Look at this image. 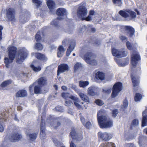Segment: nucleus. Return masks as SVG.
<instances>
[{
    "label": "nucleus",
    "mask_w": 147,
    "mask_h": 147,
    "mask_svg": "<svg viewBox=\"0 0 147 147\" xmlns=\"http://www.w3.org/2000/svg\"><path fill=\"white\" fill-rule=\"evenodd\" d=\"M102 111H100L97 115V120L98 124L101 128H109L113 126V122L110 118H107L106 116H99V113L101 114Z\"/></svg>",
    "instance_id": "f257e3e1"
},
{
    "label": "nucleus",
    "mask_w": 147,
    "mask_h": 147,
    "mask_svg": "<svg viewBox=\"0 0 147 147\" xmlns=\"http://www.w3.org/2000/svg\"><path fill=\"white\" fill-rule=\"evenodd\" d=\"M28 55V51L25 49H20L18 53V57L16 59V62L21 64L27 57Z\"/></svg>",
    "instance_id": "f03ea898"
},
{
    "label": "nucleus",
    "mask_w": 147,
    "mask_h": 147,
    "mask_svg": "<svg viewBox=\"0 0 147 147\" xmlns=\"http://www.w3.org/2000/svg\"><path fill=\"white\" fill-rule=\"evenodd\" d=\"M119 14L125 18L130 16L132 18H135L136 17V13L129 9L121 10L119 12Z\"/></svg>",
    "instance_id": "7ed1b4c3"
},
{
    "label": "nucleus",
    "mask_w": 147,
    "mask_h": 147,
    "mask_svg": "<svg viewBox=\"0 0 147 147\" xmlns=\"http://www.w3.org/2000/svg\"><path fill=\"white\" fill-rule=\"evenodd\" d=\"M85 5L84 3H81L78 8L77 15L80 18L84 17L87 14L88 10Z\"/></svg>",
    "instance_id": "20e7f679"
},
{
    "label": "nucleus",
    "mask_w": 147,
    "mask_h": 147,
    "mask_svg": "<svg viewBox=\"0 0 147 147\" xmlns=\"http://www.w3.org/2000/svg\"><path fill=\"white\" fill-rule=\"evenodd\" d=\"M92 56L95 57L96 56L92 52H87L84 54L82 58L86 63L90 65H96L97 64L96 60L95 59L91 60L90 59V58Z\"/></svg>",
    "instance_id": "39448f33"
},
{
    "label": "nucleus",
    "mask_w": 147,
    "mask_h": 147,
    "mask_svg": "<svg viewBox=\"0 0 147 147\" xmlns=\"http://www.w3.org/2000/svg\"><path fill=\"white\" fill-rule=\"evenodd\" d=\"M122 89V84L119 82L116 83L113 85L112 88V92L111 96L114 98L116 97L118 94L119 92Z\"/></svg>",
    "instance_id": "423d86ee"
},
{
    "label": "nucleus",
    "mask_w": 147,
    "mask_h": 147,
    "mask_svg": "<svg viewBox=\"0 0 147 147\" xmlns=\"http://www.w3.org/2000/svg\"><path fill=\"white\" fill-rule=\"evenodd\" d=\"M111 52L113 56L118 58L125 57L126 56L127 54V51H125L124 49L121 51H119L113 48L112 49Z\"/></svg>",
    "instance_id": "0eeeda50"
},
{
    "label": "nucleus",
    "mask_w": 147,
    "mask_h": 147,
    "mask_svg": "<svg viewBox=\"0 0 147 147\" xmlns=\"http://www.w3.org/2000/svg\"><path fill=\"white\" fill-rule=\"evenodd\" d=\"M45 117V115H42L41 117V119L40 124V138L41 139H44L46 138L45 134V122L44 119Z\"/></svg>",
    "instance_id": "6e6552de"
},
{
    "label": "nucleus",
    "mask_w": 147,
    "mask_h": 147,
    "mask_svg": "<svg viewBox=\"0 0 147 147\" xmlns=\"http://www.w3.org/2000/svg\"><path fill=\"white\" fill-rule=\"evenodd\" d=\"M82 133V132L80 134L77 133L75 128L72 127L70 135L73 140H76V141H80L83 139Z\"/></svg>",
    "instance_id": "1a4fd4ad"
},
{
    "label": "nucleus",
    "mask_w": 147,
    "mask_h": 147,
    "mask_svg": "<svg viewBox=\"0 0 147 147\" xmlns=\"http://www.w3.org/2000/svg\"><path fill=\"white\" fill-rule=\"evenodd\" d=\"M6 14V16L9 21L11 22L16 21L15 11L13 8H10L7 9Z\"/></svg>",
    "instance_id": "9d476101"
},
{
    "label": "nucleus",
    "mask_w": 147,
    "mask_h": 147,
    "mask_svg": "<svg viewBox=\"0 0 147 147\" xmlns=\"http://www.w3.org/2000/svg\"><path fill=\"white\" fill-rule=\"evenodd\" d=\"M141 57L139 54L136 52L133 53L131 56V62L132 65L136 67L138 63L140 60Z\"/></svg>",
    "instance_id": "9b49d317"
},
{
    "label": "nucleus",
    "mask_w": 147,
    "mask_h": 147,
    "mask_svg": "<svg viewBox=\"0 0 147 147\" xmlns=\"http://www.w3.org/2000/svg\"><path fill=\"white\" fill-rule=\"evenodd\" d=\"M17 51V49L14 46H11L9 47L8 49L9 58L13 62L16 55Z\"/></svg>",
    "instance_id": "f8f14e48"
},
{
    "label": "nucleus",
    "mask_w": 147,
    "mask_h": 147,
    "mask_svg": "<svg viewBox=\"0 0 147 147\" xmlns=\"http://www.w3.org/2000/svg\"><path fill=\"white\" fill-rule=\"evenodd\" d=\"M98 137L104 141H109L112 138L110 134L107 132L102 133L101 132H99L98 133Z\"/></svg>",
    "instance_id": "ddd939ff"
},
{
    "label": "nucleus",
    "mask_w": 147,
    "mask_h": 147,
    "mask_svg": "<svg viewBox=\"0 0 147 147\" xmlns=\"http://www.w3.org/2000/svg\"><path fill=\"white\" fill-rule=\"evenodd\" d=\"M56 14L58 16H63L67 15V12L66 10L63 8H59L57 9L56 11ZM63 19L61 17H57V20H61Z\"/></svg>",
    "instance_id": "4468645a"
},
{
    "label": "nucleus",
    "mask_w": 147,
    "mask_h": 147,
    "mask_svg": "<svg viewBox=\"0 0 147 147\" xmlns=\"http://www.w3.org/2000/svg\"><path fill=\"white\" fill-rule=\"evenodd\" d=\"M69 69V67L68 65L65 63L60 64L58 66L57 71V74L59 73H63Z\"/></svg>",
    "instance_id": "2eb2a0df"
},
{
    "label": "nucleus",
    "mask_w": 147,
    "mask_h": 147,
    "mask_svg": "<svg viewBox=\"0 0 147 147\" xmlns=\"http://www.w3.org/2000/svg\"><path fill=\"white\" fill-rule=\"evenodd\" d=\"M22 138V136L20 134L17 132H15L12 134L10 140L11 142H15L21 140Z\"/></svg>",
    "instance_id": "dca6fc26"
},
{
    "label": "nucleus",
    "mask_w": 147,
    "mask_h": 147,
    "mask_svg": "<svg viewBox=\"0 0 147 147\" xmlns=\"http://www.w3.org/2000/svg\"><path fill=\"white\" fill-rule=\"evenodd\" d=\"M124 29L129 34L130 37H132L134 35L135 30L134 29L132 26H124Z\"/></svg>",
    "instance_id": "f3484780"
},
{
    "label": "nucleus",
    "mask_w": 147,
    "mask_h": 147,
    "mask_svg": "<svg viewBox=\"0 0 147 147\" xmlns=\"http://www.w3.org/2000/svg\"><path fill=\"white\" fill-rule=\"evenodd\" d=\"M147 125V109H146L142 113V126L144 127Z\"/></svg>",
    "instance_id": "a211bd4d"
},
{
    "label": "nucleus",
    "mask_w": 147,
    "mask_h": 147,
    "mask_svg": "<svg viewBox=\"0 0 147 147\" xmlns=\"http://www.w3.org/2000/svg\"><path fill=\"white\" fill-rule=\"evenodd\" d=\"M47 4L50 11L51 12L53 11L55 8V2L52 0H48L47 2Z\"/></svg>",
    "instance_id": "6ab92c4d"
},
{
    "label": "nucleus",
    "mask_w": 147,
    "mask_h": 147,
    "mask_svg": "<svg viewBox=\"0 0 147 147\" xmlns=\"http://www.w3.org/2000/svg\"><path fill=\"white\" fill-rule=\"evenodd\" d=\"M47 80L45 77H40L37 80L38 85L42 87L46 85Z\"/></svg>",
    "instance_id": "aec40b11"
},
{
    "label": "nucleus",
    "mask_w": 147,
    "mask_h": 147,
    "mask_svg": "<svg viewBox=\"0 0 147 147\" xmlns=\"http://www.w3.org/2000/svg\"><path fill=\"white\" fill-rule=\"evenodd\" d=\"M78 95L81 99L86 102L87 104H88L90 103L89 98L87 95L82 92H80L78 93Z\"/></svg>",
    "instance_id": "412c9836"
},
{
    "label": "nucleus",
    "mask_w": 147,
    "mask_h": 147,
    "mask_svg": "<svg viewBox=\"0 0 147 147\" xmlns=\"http://www.w3.org/2000/svg\"><path fill=\"white\" fill-rule=\"evenodd\" d=\"M27 93L26 91L24 90H21L18 91L16 93V97H25L26 96Z\"/></svg>",
    "instance_id": "4be33fe9"
},
{
    "label": "nucleus",
    "mask_w": 147,
    "mask_h": 147,
    "mask_svg": "<svg viewBox=\"0 0 147 147\" xmlns=\"http://www.w3.org/2000/svg\"><path fill=\"white\" fill-rule=\"evenodd\" d=\"M95 77L96 79L101 80H103L105 79V76L104 73L98 71L96 74Z\"/></svg>",
    "instance_id": "5701e85b"
},
{
    "label": "nucleus",
    "mask_w": 147,
    "mask_h": 147,
    "mask_svg": "<svg viewBox=\"0 0 147 147\" xmlns=\"http://www.w3.org/2000/svg\"><path fill=\"white\" fill-rule=\"evenodd\" d=\"M131 77L133 86L135 87L138 86L139 83V79L133 75H131Z\"/></svg>",
    "instance_id": "b1692460"
},
{
    "label": "nucleus",
    "mask_w": 147,
    "mask_h": 147,
    "mask_svg": "<svg viewBox=\"0 0 147 147\" xmlns=\"http://www.w3.org/2000/svg\"><path fill=\"white\" fill-rule=\"evenodd\" d=\"M42 87L38 85H35L34 88V92L35 94L40 93L42 91Z\"/></svg>",
    "instance_id": "393cba45"
},
{
    "label": "nucleus",
    "mask_w": 147,
    "mask_h": 147,
    "mask_svg": "<svg viewBox=\"0 0 147 147\" xmlns=\"http://www.w3.org/2000/svg\"><path fill=\"white\" fill-rule=\"evenodd\" d=\"M99 147H115V146L114 143L109 142L101 144Z\"/></svg>",
    "instance_id": "a878e982"
},
{
    "label": "nucleus",
    "mask_w": 147,
    "mask_h": 147,
    "mask_svg": "<svg viewBox=\"0 0 147 147\" xmlns=\"http://www.w3.org/2000/svg\"><path fill=\"white\" fill-rule=\"evenodd\" d=\"M36 57L38 59L41 60H45V55L42 53H35Z\"/></svg>",
    "instance_id": "bb28decb"
},
{
    "label": "nucleus",
    "mask_w": 147,
    "mask_h": 147,
    "mask_svg": "<svg viewBox=\"0 0 147 147\" xmlns=\"http://www.w3.org/2000/svg\"><path fill=\"white\" fill-rule=\"evenodd\" d=\"M58 51L57 53V56L58 57L62 56V53H63L65 51L64 48L62 46H60L58 48Z\"/></svg>",
    "instance_id": "cd10ccee"
},
{
    "label": "nucleus",
    "mask_w": 147,
    "mask_h": 147,
    "mask_svg": "<svg viewBox=\"0 0 147 147\" xmlns=\"http://www.w3.org/2000/svg\"><path fill=\"white\" fill-rule=\"evenodd\" d=\"M75 46V44H72V45H70L67 49L66 52V55L69 56L70 55L71 52L74 50Z\"/></svg>",
    "instance_id": "c85d7f7f"
},
{
    "label": "nucleus",
    "mask_w": 147,
    "mask_h": 147,
    "mask_svg": "<svg viewBox=\"0 0 147 147\" xmlns=\"http://www.w3.org/2000/svg\"><path fill=\"white\" fill-rule=\"evenodd\" d=\"M37 135V133H35L32 134H27V136H29L30 140L31 141H33L36 139Z\"/></svg>",
    "instance_id": "c756f323"
},
{
    "label": "nucleus",
    "mask_w": 147,
    "mask_h": 147,
    "mask_svg": "<svg viewBox=\"0 0 147 147\" xmlns=\"http://www.w3.org/2000/svg\"><path fill=\"white\" fill-rule=\"evenodd\" d=\"M74 103L75 106L79 109L83 110L84 109H86L88 107V106L86 105H81L75 102H74Z\"/></svg>",
    "instance_id": "7c9ffc66"
},
{
    "label": "nucleus",
    "mask_w": 147,
    "mask_h": 147,
    "mask_svg": "<svg viewBox=\"0 0 147 147\" xmlns=\"http://www.w3.org/2000/svg\"><path fill=\"white\" fill-rule=\"evenodd\" d=\"M42 34L43 36L44 35V32H42V33L40 32V31L38 32L35 36V38L37 42L39 41V40H41L42 37L40 35L41 34Z\"/></svg>",
    "instance_id": "2f4dec72"
},
{
    "label": "nucleus",
    "mask_w": 147,
    "mask_h": 147,
    "mask_svg": "<svg viewBox=\"0 0 147 147\" xmlns=\"http://www.w3.org/2000/svg\"><path fill=\"white\" fill-rule=\"evenodd\" d=\"M89 82L87 81L81 80L79 81V86L80 87L84 88L88 85Z\"/></svg>",
    "instance_id": "473e14b6"
},
{
    "label": "nucleus",
    "mask_w": 147,
    "mask_h": 147,
    "mask_svg": "<svg viewBox=\"0 0 147 147\" xmlns=\"http://www.w3.org/2000/svg\"><path fill=\"white\" fill-rule=\"evenodd\" d=\"M142 98V96L141 94L138 93H136L134 97V100L136 102L139 101Z\"/></svg>",
    "instance_id": "72a5a7b5"
},
{
    "label": "nucleus",
    "mask_w": 147,
    "mask_h": 147,
    "mask_svg": "<svg viewBox=\"0 0 147 147\" xmlns=\"http://www.w3.org/2000/svg\"><path fill=\"white\" fill-rule=\"evenodd\" d=\"M12 82V81L11 80H7L3 82L1 84V86L2 87H5L11 84Z\"/></svg>",
    "instance_id": "f704fd0d"
},
{
    "label": "nucleus",
    "mask_w": 147,
    "mask_h": 147,
    "mask_svg": "<svg viewBox=\"0 0 147 147\" xmlns=\"http://www.w3.org/2000/svg\"><path fill=\"white\" fill-rule=\"evenodd\" d=\"M32 2L35 5L36 8H38L40 6L42 3L39 0H32Z\"/></svg>",
    "instance_id": "c9c22d12"
},
{
    "label": "nucleus",
    "mask_w": 147,
    "mask_h": 147,
    "mask_svg": "<svg viewBox=\"0 0 147 147\" xmlns=\"http://www.w3.org/2000/svg\"><path fill=\"white\" fill-rule=\"evenodd\" d=\"M88 91V93L90 95L93 96L96 94V93L95 92V90L93 88H89Z\"/></svg>",
    "instance_id": "e433bc0d"
},
{
    "label": "nucleus",
    "mask_w": 147,
    "mask_h": 147,
    "mask_svg": "<svg viewBox=\"0 0 147 147\" xmlns=\"http://www.w3.org/2000/svg\"><path fill=\"white\" fill-rule=\"evenodd\" d=\"M35 48L38 50H41L43 48V45L40 43H37L36 44L35 46Z\"/></svg>",
    "instance_id": "4c0bfd02"
},
{
    "label": "nucleus",
    "mask_w": 147,
    "mask_h": 147,
    "mask_svg": "<svg viewBox=\"0 0 147 147\" xmlns=\"http://www.w3.org/2000/svg\"><path fill=\"white\" fill-rule=\"evenodd\" d=\"M30 67L32 69V70L35 72H38L40 71L41 69V67L38 66V67H36L33 64L31 65Z\"/></svg>",
    "instance_id": "58836bf2"
},
{
    "label": "nucleus",
    "mask_w": 147,
    "mask_h": 147,
    "mask_svg": "<svg viewBox=\"0 0 147 147\" xmlns=\"http://www.w3.org/2000/svg\"><path fill=\"white\" fill-rule=\"evenodd\" d=\"M126 45L127 49L129 50H132L134 49V47L133 45L130 42L128 41H127Z\"/></svg>",
    "instance_id": "ea45409f"
},
{
    "label": "nucleus",
    "mask_w": 147,
    "mask_h": 147,
    "mask_svg": "<svg viewBox=\"0 0 147 147\" xmlns=\"http://www.w3.org/2000/svg\"><path fill=\"white\" fill-rule=\"evenodd\" d=\"M113 3L120 6L122 4V0H112Z\"/></svg>",
    "instance_id": "a19ab883"
},
{
    "label": "nucleus",
    "mask_w": 147,
    "mask_h": 147,
    "mask_svg": "<svg viewBox=\"0 0 147 147\" xmlns=\"http://www.w3.org/2000/svg\"><path fill=\"white\" fill-rule=\"evenodd\" d=\"M139 121L138 119H134L132 121L131 126L130 127V129H132V126H136L138 125Z\"/></svg>",
    "instance_id": "79ce46f5"
},
{
    "label": "nucleus",
    "mask_w": 147,
    "mask_h": 147,
    "mask_svg": "<svg viewBox=\"0 0 147 147\" xmlns=\"http://www.w3.org/2000/svg\"><path fill=\"white\" fill-rule=\"evenodd\" d=\"M12 62L11 61V60H10L9 58L8 59L7 57L5 58L4 62L5 64V66L7 67L8 68L9 66V64L10 63H11Z\"/></svg>",
    "instance_id": "37998d69"
},
{
    "label": "nucleus",
    "mask_w": 147,
    "mask_h": 147,
    "mask_svg": "<svg viewBox=\"0 0 147 147\" xmlns=\"http://www.w3.org/2000/svg\"><path fill=\"white\" fill-rule=\"evenodd\" d=\"M59 22L57 20H55L51 22V25L54 26L55 27L58 28L59 27Z\"/></svg>",
    "instance_id": "c03bdc74"
},
{
    "label": "nucleus",
    "mask_w": 147,
    "mask_h": 147,
    "mask_svg": "<svg viewBox=\"0 0 147 147\" xmlns=\"http://www.w3.org/2000/svg\"><path fill=\"white\" fill-rule=\"evenodd\" d=\"M94 102L98 106H101L104 104L103 101L100 99H96Z\"/></svg>",
    "instance_id": "a18cd8bd"
},
{
    "label": "nucleus",
    "mask_w": 147,
    "mask_h": 147,
    "mask_svg": "<svg viewBox=\"0 0 147 147\" xmlns=\"http://www.w3.org/2000/svg\"><path fill=\"white\" fill-rule=\"evenodd\" d=\"M119 111L117 109H114L112 111V116L114 118L116 117Z\"/></svg>",
    "instance_id": "49530a36"
},
{
    "label": "nucleus",
    "mask_w": 147,
    "mask_h": 147,
    "mask_svg": "<svg viewBox=\"0 0 147 147\" xmlns=\"http://www.w3.org/2000/svg\"><path fill=\"white\" fill-rule=\"evenodd\" d=\"M81 19L82 20H85L87 22L90 21L92 20V17L90 15L88 16L86 18H84V17H82Z\"/></svg>",
    "instance_id": "de8ad7c7"
},
{
    "label": "nucleus",
    "mask_w": 147,
    "mask_h": 147,
    "mask_svg": "<svg viewBox=\"0 0 147 147\" xmlns=\"http://www.w3.org/2000/svg\"><path fill=\"white\" fill-rule=\"evenodd\" d=\"M83 125L87 129H89L92 125V124L90 121H88L85 123Z\"/></svg>",
    "instance_id": "09e8293b"
},
{
    "label": "nucleus",
    "mask_w": 147,
    "mask_h": 147,
    "mask_svg": "<svg viewBox=\"0 0 147 147\" xmlns=\"http://www.w3.org/2000/svg\"><path fill=\"white\" fill-rule=\"evenodd\" d=\"M128 105V102L127 100V99L126 98L124 100L123 103V105L122 106V107L124 109H126Z\"/></svg>",
    "instance_id": "8fccbe9b"
},
{
    "label": "nucleus",
    "mask_w": 147,
    "mask_h": 147,
    "mask_svg": "<svg viewBox=\"0 0 147 147\" xmlns=\"http://www.w3.org/2000/svg\"><path fill=\"white\" fill-rule=\"evenodd\" d=\"M120 39L123 42L124 41H127V39L126 37L125 36H121L120 37Z\"/></svg>",
    "instance_id": "3c124183"
},
{
    "label": "nucleus",
    "mask_w": 147,
    "mask_h": 147,
    "mask_svg": "<svg viewBox=\"0 0 147 147\" xmlns=\"http://www.w3.org/2000/svg\"><path fill=\"white\" fill-rule=\"evenodd\" d=\"M80 64L78 63H76L74 66V69L75 70H77L80 67Z\"/></svg>",
    "instance_id": "603ef678"
},
{
    "label": "nucleus",
    "mask_w": 147,
    "mask_h": 147,
    "mask_svg": "<svg viewBox=\"0 0 147 147\" xmlns=\"http://www.w3.org/2000/svg\"><path fill=\"white\" fill-rule=\"evenodd\" d=\"M80 120L81 121L82 124L84 125L85 123V119L82 116H80Z\"/></svg>",
    "instance_id": "864d4df0"
},
{
    "label": "nucleus",
    "mask_w": 147,
    "mask_h": 147,
    "mask_svg": "<svg viewBox=\"0 0 147 147\" xmlns=\"http://www.w3.org/2000/svg\"><path fill=\"white\" fill-rule=\"evenodd\" d=\"M55 110L58 111H61L62 110V107L61 106H58L55 108Z\"/></svg>",
    "instance_id": "5fc2aeb1"
},
{
    "label": "nucleus",
    "mask_w": 147,
    "mask_h": 147,
    "mask_svg": "<svg viewBox=\"0 0 147 147\" xmlns=\"http://www.w3.org/2000/svg\"><path fill=\"white\" fill-rule=\"evenodd\" d=\"M33 85H31L29 87V91L31 94L33 93Z\"/></svg>",
    "instance_id": "6e6d98bb"
},
{
    "label": "nucleus",
    "mask_w": 147,
    "mask_h": 147,
    "mask_svg": "<svg viewBox=\"0 0 147 147\" xmlns=\"http://www.w3.org/2000/svg\"><path fill=\"white\" fill-rule=\"evenodd\" d=\"M3 29V27L0 25V41L2 39V30Z\"/></svg>",
    "instance_id": "4d7b16f0"
},
{
    "label": "nucleus",
    "mask_w": 147,
    "mask_h": 147,
    "mask_svg": "<svg viewBox=\"0 0 147 147\" xmlns=\"http://www.w3.org/2000/svg\"><path fill=\"white\" fill-rule=\"evenodd\" d=\"M69 98L72 100L76 101H77V100H78V98H77L75 97V96L73 95H71L70 96Z\"/></svg>",
    "instance_id": "13d9d810"
},
{
    "label": "nucleus",
    "mask_w": 147,
    "mask_h": 147,
    "mask_svg": "<svg viewBox=\"0 0 147 147\" xmlns=\"http://www.w3.org/2000/svg\"><path fill=\"white\" fill-rule=\"evenodd\" d=\"M61 125V123L59 121L57 122L56 123V125L54 127L55 129H57Z\"/></svg>",
    "instance_id": "bf43d9fd"
},
{
    "label": "nucleus",
    "mask_w": 147,
    "mask_h": 147,
    "mask_svg": "<svg viewBox=\"0 0 147 147\" xmlns=\"http://www.w3.org/2000/svg\"><path fill=\"white\" fill-rule=\"evenodd\" d=\"M141 141L140 140H139L138 142V144L140 145V147H147L146 146L145 144H142Z\"/></svg>",
    "instance_id": "052dcab7"
},
{
    "label": "nucleus",
    "mask_w": 147,
    "mask_h": 147,
    "mask_svg": "<svg viewBox=\"0 0 147 147\" xmlns=\"http://www.w3.org/2000/svg\"><path fill=\"white\" fill-rule=\"evenodd\" d=\"M95 13V12L94 10H91L89 12V15L90 16H93L94 15Z\"/></svg>",
    "instance_id": "680f3d73"
},
{
    "label": "nucleus",
    "mask_w": 147,
    "mask_h": 147,
    "mask_svg": "<svg viewBox=\"0 0 147 147\" xmlns=\"http://www.w3.org/2000/svg\"><path fill=\"white\" fill-rule=\"evenodd\" d=\"M67 94L65 92H63L61 93V96L64 98L66 99L67 98L66 97Z\"/></svg>",
    "instance_id": "e2e57ef3"
},
{
    "label": "nucleus",
    "mask_w": 147,
    "mask_h": 147,
    "mask_svg": "<svg viewBox=\"0 0 147 147\" xmlns=\"http://www.w3.org/2000/svg\"><path fill=\"white\" fill-rule=\"evenodd\" d=\"M70 147H76V145L74 144V142H71L70 145Z\"/></svg>",
    "instance_id": "0e129e2a"
},
{
    "label": "nucleus",
    "mask_w": 147,
    "mask_h": 147,
    "mask_svg": "<svg viewBox=\"0 0 147 147\" xmlns=\"http://www.w3.org/2000/svg\"><path fill=\"white\" fill-rule=\"evenodd\" d=\"M4 131V128L3 126L0 124V132H2Z\"/></svg>",
    "instance_id": "69168bd1"
},
{
    "label": "nucleus",
    "mask_w": 147,
    "mask_h": 147,
    "mask_svg": "<svg viewBox=\"0 0 147 147\" xmlns=\"http://www.w3.org/2000/svg\"><path fill=\"white\" fill-rule=\"evenodd\" d=\"M71 102L70 101H66L65 102V103L67 106H69Z\"/></svg>",
    "instance_id": "338daca9"
},
{
    "label": "nucleus",
    "mask_w": 147,
    "mask_h": 147,
    "mask_svg": "<svg viewBox=\"0 0 147 147\" xmlns=\"http://www.w3.org/2000/svg\"><path fill=\"white\" fill-rule=\"evenodd\" d=\"M96 45H99L100 44V41H96L95 42Z\"/></svg>",
    "instance_id": "774afa93"
}]
</instances>
